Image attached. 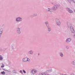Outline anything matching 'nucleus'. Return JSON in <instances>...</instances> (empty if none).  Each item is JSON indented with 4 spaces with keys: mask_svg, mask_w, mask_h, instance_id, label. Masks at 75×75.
<instances>
[{
    "mask_svg": "<svg viewBox=\"0 0 75 75\" xmlns=\"http://www.w3.org/2000/svg\"><path fill=\"white\" fill-rule=\"evenodd\" d=\"M22 62H27V61L29 62V61H30V59L27 57H25L22 59Z\"/></svg>",
    "mask_w": 75,
    "mask_h": 75,
    "instance_id": "obj_1",
    "label": "nucleus"
},
{
    "mask_svg": "<svg viewBox=\"0 0 75 75\" xmlns=\"http://www.w3.org/2000/svg\"><path fill=\"white\" fill-rule=\"evenodd\" d=\"M56 24L57 25H60L61 22H60V21L57 18L56 19Z\"/></svg>",
    "mask_w": 75,
    "mask_h": 75,
    "instance_id": "obj_2",
    "label": "nucleus"
},
{
    "mask_svg": "<svg viewBox=\"0 0 75 75\" xmlns=\"http://www.w3.org/2000/svg\"><path fill=\"white\" fill-rule=\"evenodd\" d=\"M22 18L20 17L16 18V22H20V21H22Z\"/></svg>",
    "mask_w": 75,
    "mask_h": 75,
    "instance_id": "obj_3",
    "label": "nucleus"
},
{
    "mask_svg": "<svg viewBox=\"0 0 75 75\" xmlns=\"http://www.w3.org/2000/svg\"><path fill=\"white\" fill-rule=\"evenodd\" d=\"M46 10L47 12H50V13H51V12H53V10H52V8H47Z\"/></svg>",
    "mask_w": 75,
    "mask_h": 75,
    "instance_id": "obj_4",
    "label": "nucleus"
},
{
    "mask_svg": "<svg viewBox=\"0 0 75 75\" xmlns=\"http://www.w3.org/2000/svg\"><path fill=\"white\" fill-rule=\"evenodd\" d=\"M57 8H58V5H55L52 8V10L53 11V10H56Z\"/></svg>",
    "mask_w": 75,
    "mask_h": 75,
    "instance_id": "obj_5",
    "label": "nucleus"
},
{
    "mask_svg": "<svg viewBox=\"0 0 75 75\" xmlns=\"http://www.w3.org/2000/svg\"><path fill=\"white\" fill-rule=\"evenodd\" d=\"M71 38H68L66 40V42L67 43H69L71 42Z\"/></svg>",
    "mask_w": 75,
    "mask_h": 75,
    "instance_id": "obj_6",
    "label": "nucleus"
},
{
    "mask_svg": "<svg viewBox=\"0 0 75 75\" xmlns=\"http://www.w3.org/2000/svg\"><path fill=\"white\" fill-rule=\"evenodd\" d=\"M16 32L18 34L20 35L21 33V31H20V28H17Z\"/></svg>",
    "mask_w": 75,
    "mask_h": 75,
    "instance_id": "obj_7",
    "label": "nucleus"
},
{
    "mask_svg": "<svg viewBox=\"0 0 75 75\" xmlns=\"http://www.w3.org/2000/svg\"><path fill=\"white\" fill-rule=\"evenodd\" d=\"M67 1L70 4H71L72 3H75V0H67Z\"/></svg>",
    "mask_w": 75,
    "mask_h": 75,
    "instance_id": "obj_8",
    "label": "nucleus"
},
{
    "mask_svg": "<svg viewBox=\"0 0 75 75\" xmlns=\"http://www.w3.org/2000/svg\"><path fill=\"white\" fill-rule=\"evenodd\" d=\"M67 10L70 13H73V11L68 8H67Z\"/></svg>",
    "mask_w": 75,
    "mask_h": 75,
    "instance_id": "obj_9",
    "label": "nucleus"
},
{
    "mask_svg": "<svg viewBox=\"0 0 75 75\" xmlns=\"http://www.w3.org/2000/svg\"><path fill=\"white\" fill-rule=\"evenodd\" d=\"M3 32V28L0 29V38L1 37V35H2Z\"/></svg>",
    "mask_w": 75,
    "mask_h": 75,
    "instance_id": "obj_10",
    "label": "nucleus"
},
{
    "mask_svg": "<svg viewBox=\"0 0 75 75\" xmlns=\"http://www.w3.org/2000/svg\"><path fill=\"white\" fill-rule=\"evenodd\" d=\"M33 52H34L32 50H30L28 52V54H33Z\"/></svg>",
    "mask_w": 75,
    "mask_h": 75,
    "instance_id": "obj_11",
    "label": "nucleus"
},
{
    "mask_svg": "<svg viewBox=\"0 0 75 75\" xmlns=\"http://www.w3.org/2000/svg\"><path fill=\"white\" fill-rule=\"evenodd\" d=\"M37 71L35 70H32V74H35L36 72H37Z\"/></svg>",
    "mask_w": 75,
    "mask_h": 75,
    "instance_id": "obj_12",
    "label": "nucleus"
},
{
    "mask_svg": "<svg viewBox=\"0 0 75 75\" xmlns=\"http://www.w3.org/2000/svg\"><path fill=\"white\" fill-rule=\"evenodd\" d=\"M47 28H48V31H49V32L51 31V28L50 26H48L47 27Z\"/></svg>",
    "mask_w": 75,
    "mask_h": 75,
    "instance_id": "obj_13",
    "label": "nucleus"
},
{
    "mask_svg": "<svg viewBox=\"0 0 75 75\" xmlns=\"http://www.w3.org/2000/svg\"><path fill=\"white\" fill-rule=\"evenodd\" d=\"M45 24L47 27L49 26V25H48V24H49V23L48 22V21H46L45 22Z\"/></svg>",
    "mask_w": 75,
    "mask_h": 75,
    "instance_id": "obj_14",
    "label": "nucleus"
},
{
    "mask_svg": "<svg viewBox=\"0 0 75 75\" xmlns=\"http://www.w3.org/2000/svg\"><path fill=\"white\" fill-rule=\"evenodd\" d=\"M59 54L60 56V57H61L62 58V57H64V54H63V53H62V52H59Z\"/></svg>",
    "mask_w": 75,
    "mask_h": 75,
    "instance_id": "obj_15",
    "label": "nucleus"
},
{
    "mask_svg": "<svg viewBox=\"0 0 75 75\" xmlns=\"http://www.w3.org/2000/svg\"><path fill=\"white\" fill-rule=\"evenodd\" d=\"M70 30L74 29V28H73V26H72V24H70Z\"/></svg>",
    "mask_w": 75,
    "mask_h": 75,
    "instance_id": "obj_16",
    "label": "nucleus"
},
{
    "mask_svg": "<svg viewBox=\"0 0 75 75\" xmlns=\"http://www.w3.org/2000/svg\"><path fill=\"white\" fill-rule=\"evenodd\" d=\"M37 16V13H35L33 14V16H31V17H35Z\"/></svg>",
    "mask_w": 75,
    "mask_h": 75,
    "instance_id": "obj_17",
    "label": "nucleus"
},
{
    "mask_svg": "<svg viewBox=\"0 0 75 75\" xmlns=\"http://www.w3.org/2000/svg\"><path fill=\"white\" fill-rule=\"evenodd\" d=\"M3 59V58L1 55H0V61H2Z\"/></svg>",
    "mask_w": 75,
    "mask_h": 75,
    "instance_id": "obj_18",
    "label": "nucleus"
},
{
    "mask_svg": "<svg viewBox=\"0 0 75 75\" xmlns=\"http://www.w3.org/2000/svg\"><path fill=\"white\" fill-rule=\"evenodd\" d=\"M52 71V70H47L46 71V72L47 73H49V72H51Z\"/></svg>",
    "mask_w": 75,
    "mask_h": 75,
    "instance_id": "obj_19",
    "label": "nucleus"
},
{
    "mask_svg": "<svg viewBox=\"0 0 75 75\" xmlns=\"http://www.w3.org/2000/svg\"><path fill=\"white\" fill-rule=\"evenodd\" d=\"M71 33H75V31H74V29H71V30H70Z\"/></svg>",
    "mask_w": 75,
    "mask_h": 75,
    "instance_id": "obj_20",
    "label": "nucleus"
},
{
    "mask_svg": "<svg viewBox=\"0 0 75 75\" xmlns=\"http://www.w3.org/2000/svg\"><path fill=\"white\" fill-rule=\"evenodd\" d=\"M1 74H2V75H5V72L4 71H1Z\"/></svg>",
    "mask_w": 75,
    "mask_h": 75,
    "instance_id": "obj_21",
    "label": "nucleus"
},
{
    "mask_svg": "<svg viewBox=\"0 0 75 75\" xmlns=\"http://www.w3.org/2000/svg\"><path fill=\"white\" fill-rule=\"evenodd\" d=\"M72 64H73L75 65V61H73L72 62H71Z\"/></svg>",
    "mask_w": 75,
    "mask_h": 75,
    "instance_id": "obj_22",
    "label": "nucleus"
},
{
    "mask_svg": "<svg viewBox=\"0 0 75 75\" xmlns=\"http://www.w3.org/2000/svg\"><path fill=\"white\" fill-rule=\"evenodd\" d=\"M23 71L24 74H26V71H25L24 70H23Z\"/></svg>",
    "mask_w": 75,
    "mask_h": 75,
    "instance_id": "obj_23",
    "label": "nucleus"
},
{
    "mask_svg": "<svg viewBox=\"0 0 75 75\" xmlns=\"http://www.w3.org/2000/svg\"><path fill=\"white\" fill-rule=\"evenodd\" d=\"M1 68H4V65L3 64H2V65L1 66Z\"/></svg>",
    "mask_w": 75,
    "mask_h": 75,
    "instance_id": "obj_24",
    "label": "nucleus"
},
{
    "mask_svg": "<svg viewBox=\"0 0 75 75\" xmlns=\"http://www.w3.org/2000/svg\"><path fill=\"white\" fill-rule=\"evenodd\" d=\"M19 72H20V73H21L22 74H23V71H22V70H20Z\"/></svg>",
    "mask_w": 75,
    "mask_h": 75,
    "instance_id": "obj_25",
    "label": "nucleus"
},
{
    "mask_svg": "<svg viewBox=\"0 0 75 75\" xmlns=\"http://www.w3.org/2000/svg\"><path fill=\"white\" fill-rule=\"evenodd\" d=\"M13 73H16V71L15 70H14L13 71Z\"/></svg>",
    "mask_w": 75,
    "mask_h": 75,
    "instance_id": "obj_26",
    "label": "nucleus"
},
{
    "mask_svg": "<svg viewBox=\"0 0 75 75\" xmlns=\"http://www.w3.org/2000/svg\"><path fill=\"white\" fill-rule=\"evenodd\" d=\"M66 48L68 50L69 49V47H68V46H67L66 47Z\"/></svg>",
    "mask_w": 75,
    "mask_h": 75,
    "instance_id": "obj_27",
    "label": "nucleus"
},
{
    "mask_svg": "<svg viewBox=\"0 0 75 75\" xmlns=\"http://www.w3.org/2000/svg\"><path fill=\"white\" fill-rule=\"evenodd\" d=\"M12 49L13 50H14V47H12Z\"/></svg>",
    "mask_w": 75,
    "mask_h": 75,
    "instance_id": "obj_28",
    "label": "nucleus"
},
{
    "mask_svg": "<svg viewBox=\"0 0 75 75\" xmlns=\"http://www.w3.org/2000/svg\"><path fill=\"white\" fill-rule=\"evenodd\" d=\"M5 71H7V72H10V71H8L7 70H6Z\"/></svg>",
    "mask_w": 75,
    "mask_h": 75,
    "instance_id": "obj_29",
    "label": "nucleus"
},
{
    "mask_svg": "<svg viewBox=\"0 0 75 75\" xmlns=\"http://www.w3.org/2000/svg\"><path fill=\"white\" fill-rule=\"evenodd\" d=\"M74 38H75V34H74Z\"/></svg>",
    "mask_w": 75,
    "mask_h": 75,
    "instance_id": "obj_30",
    "label": "nucleus"
},
{
    "mask_svg": "<svg viewBox=\"0 0 75 75\" xmlns=\"http://www.w3.org/2000/svg\"><path fill=\"white\" fill-rule=\"evenodd\" d=\"M0 70H1V68L0 67Z\"/></svg>",
    "mask_w": 75,
    "mask_h": 75,
    "instance_id": "obj_31",
    "label": "nucleus"
},
{
    "mask_svg": "<svg viewBox=\"0 0 75 75\" xmlns=\"http://www.w3.org/2000/svg\"><path fill=\"white\" fill-rule=\"evenodd\" d=\"M74 13H75V10L74 11Z\"/></svg>",
    "mask_w": 75,
    "mask_h": 75,
    "instance_id": "obj_32",
    "label": "nucleus"
}]
</instances>
